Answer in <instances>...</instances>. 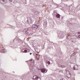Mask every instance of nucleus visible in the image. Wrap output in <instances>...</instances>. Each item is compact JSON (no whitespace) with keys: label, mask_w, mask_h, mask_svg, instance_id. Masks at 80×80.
I'll list each match as a JSON object with an SVG mask.
<instances>
[{"label":"nucleus","mask_w":80,"mask_h":80,"mask_svg":"<svg viewBox=\"0 0 80 80\" xmlns=\"http://www.w3.org/2000/svg\"><path fill=\"white\" fill-rule=\"evenodd\" d=\"M67 77L66 78L69 79L71 77V74L69 71H66Z\"/></svg>","instance_id":"obj_1"},{"label":"nucleus","mask_w":80,"mask_h":80,"mask_svg":"<svg viewBox=\"0 0 80 80\" xmlns=\"http://www.w3.org/2000/svg\"><path fill=\"white\" fill-rule=\"evenodd\" d=\"M22 41L20 39H17V38H15L14 39V42L16 43H18Z\"/></svg>","instance_id":"obj_2"},{"label":"nucleus","mask_w":80,"mask_h":80,"mask_svg":"<svg viewBox=\"0 0 80 80\" xmlns=\"http://www.w3.org/2000/svg\"><path fill=\"white\" fill-rule=\"evenodd\" d=\"M33 79L35 80H41L40 78L38 76H34L33 77Z\"/></svg>","instance_id":"obj_3"},{"label":"nucleus","mask_w":80,"mask_h":80,"mask_svg":"<svg viewBox=\"0 0 80 80\" xmlns=\"http://www.w3.org/2000/svg\"><path fill=\"white\" fill-rule=\"evenodd\" d=\"M78 41L77 39L75 38H73L72 39V40H71V42L73 43H75L76 42H77Z\"/></svg>","instance_id":"obj_4"},{"label":"nucleus","mask_w":80,"mask_h":80,"mask_svg":"<svg viewBox=\"0 0 80 80\" xmlns=\"http://www.w3.org/2000/svg\"><path fill=\"white\" fill-rule=\"evenodd\" d=\"M73 69L76 70H78V66L77 65H75L73 67Z\"/></svg>","instance_id":"obj_5"},{"label":"nucleus","mask_w":80,"mask_h":80,"mask_svg":"<svg viewBox=\"0 0 80 80\" xmlns=\"http://www.w3.org/2000/svg\"><path fill=\"white\" fill-rule=\"evenodd\" d=\"M40 70L41 71V72L44 74L45 73H47V71L44 68H41Z\"/></svg>","instance_id":"obj_6"},{"label":"nucleus","mask_w":80,"mask_h":80,"mask_svg":"<svg viewBox=\"0 0 80 80\" xmlns=\"http://www.w3.org/2000/svg\"><path fill=\"white\" fill-rule=\"evenodd\" d=\"M38 27H39V26H37V25H32V28L34 29L35 28L37 29L38 28Z\"/></svg>","instance_id":"obj_7"},{"label":"nucleus","mask_w":80,"mask_h":80,"mask_svg":"<svg viewBox=\"0 0 80 80\" xmlns=\"http://www.w3.org/2000/svg\"><path fill=\"white\" fill-rule=\"evenodd\" d=\"M24 32H25L26 34H28V28L25 29L23 30Z\"/></svg>","instance_id":"obj_8"},{"label":"nucleus","mask_w":80,"mask_h":80,"mask_svg":"<svg viewBox=\"0 0 80 80\" xmlns=\"http://www.w3.org/2000/svg\"><path fill=\"white\" fill-rule=\"evenodd\" d=\"M55 15L56 16V18H60V15L59 13H57V14H55Z\"/></svg>","instance_id":"obj_9"},{"label":"nucleus","mask_w":80,"mask_h":80,"mask_svg":"<svg viewBox=\"0 0 80 80\" xmlns=\"http://www.w3.org/2000/svg\"><path fill=\"white\" fill-rule=\"evenodd\" d=\"M6 51V50L5 49H2L0 51V52L5 53V52Z\"/></svg>","instance_id":"obj_10"},{"label":"nucleus","mask_w":80,"mask_h":80,"mask_svg":"<svg viewBox=\"0 0 80 80\" xmlns=\"http://www.w3.org/2000/svg\"><path fill=\"white\" fill-rule=\"evenodd\" d=\"M76 8H77V11H79L80 10V6H77L76 7Z\"/></svg>","instance_id":"obj_11"},{"label":"nucleus","mask_w":80,"mask_h":80,"mask_svg":"<svg viewBox=\"0 0 80 80\" xmlns=\"http://www.w3.org/2000/svg\"><path fill=\"white\" fill-rule=\"evenodd\" d=\"M27 21L28 23H31L32 22V20L30 19H28Z\"/></svg>","instance_id":"obj_12"},{"label":"nucleus","mask_w":80,"mask_h":80,"mask_svg":"<svg viewBox=\"0 0 80 80\" xmlns=\"http://www.w3.org/2000/svg\"><path fill=\"white\" fill-rule=\"evenodd\" d=\"M40 56L39 55V54H36V57L38 59V58H40Z\"/></svg>","instance_id":"obj_13"},{"label":"nucleus","mask_w":80,"mask_h":80,"mask_svg":"<svg viewBox=\"0 0 80 80\" xmlns=\"http://www.w3.org/2000/svg\"><path fill=\"white\" fill-rule=\"evenodd\" d=\"M0 1L1 2H4L5 3L7 2L6 0H0Z\"/></svg>","instance_id":"obj_14"},{"label":"nucleus","mask_w":80,"mask_h":80,"mask_svg":"<svg viewBox=\"0 0 80 80\" xmlns=\"http://www.w3.org/2000/svg\"><path fill=\"white\" fill-rule=\"evenodd\" d=\"M54 14L55 15V14L57 15V13L56 12V11H54L53 12Z\"/></svg>","instance_id":"obj_15"},{"label":"nucleus","mask_w":80,"mask_h":80,"mask_svg":"<svg viewBox=\"0 0 80 80\" xmlns=\"http://www.w3.org/2000/svg\"><path fill=\"white\" fill-rule=\"evenodd\" d=\"M30 61L32 63H33V61H32V59H30Z\"/></svg>","instance_id":"obj_16"},{"label":"nucleus","mask_w":80,"mask_h":80,"mask_svg":"<svg viewBox=\"0 0 80 80\" xmlns=\"http://www.w3.org/2000/svg\"><path fill=\"white\" fill-rule=\"evenodd\" d=\"M24 52L25 53H26L27 52V49L24 50Z\"/></svg>","instance_id":"obj_17"},{"label":"nucleus","mask_w":80,"mask_h":80,"mask_svg":"<svg viewBox=\"0 0 80 80\" xmlns=\"http://www.w3.org/2000/svg\"><path fill=\"white\" fill-rule=\"evenodd\" d=\"M47 62H48V63L49 64H51V63H50V61H48Z\"/></svg>","instance_id":"obj_18"},{"label":"nucleus","mask_w":80,"mask_h":80,"mask_svg":"<svg viewBox=\"0 0 80 80\" xmlns=\"http://www.w3.org/2000/svg\"><path fill=\"white\" fill-rule=\"evenodd\" d=\"M61 67L62 68H64L66 67L64 66H61Z\"/></svg>","instance_id":"obj_19"},{"label":"nucleus","mask_w":80,"mask_h":80,"mask_svg":"<svg viewBox=\"0 0 80 80\" xmlns=\"http://www.w3.org/2000/svg\"><path fill=\"white\" fill-rule=\"evenodd\" d=\"M59 72H63V71H62V70H59Z\"/></svg>","instance_id":"obj_20"},{"label":"nucleus","mask_w":80,"mask_h":80,"mask_svg":"<svg viewBox=\"0 0 80 80\" xmlns=\"http://www.w3.org/2000/svg\"><path fill=\"white\" fill-rule=\"evenodd\" d=\"M78 34H80V32H77Z\"/></svg>","instance_id":"obj_21"},{"label":"nucleus","mask_w":80,"mask_h":80,"mask_svg":"<svg viewBox=\"0 0 80 80\" xmlns=\"http://www.w3.org/2000/svg\"><path fill=\"white\" fill-rule=\"evenodd\" d=\"M12 28H14V26H12V27H11Z\"/></svg>","instance_id":"obj_22"},{"label":"nucleus","mask_w":80,"mask_h":80,"mask_svg":"<svg viewBox=\"0 0 80 80\" xmlns=\"http://www.w3.org/2000/svg\"><path fill=\"white\" fill-rule=\"evenodd\" d=\"M78 38H80V34L78 35Z\"/></svg>","instance_id":"obj_23"},{"label":"nucleus","mask_w":80,"mask_h":80,"mask_svg":"<svg viewBox=\"0 0 80 80\" xmlns=\"http://www.w3.org/2000/svg\"><path fill=\"white\" fill-rule=\"evenodd\" d=\"M10 2H12V0H9Z\"/></svg>","instance_id":"obj_24"},{"label":"nucleus","mask_w":80,"mask_h":80,"mask_svg":"<svg viewBox=\"0 0 80 80\" xmlns=\"http://www.w3.org/2000/svg\"><path fill=\"white\" fill-rule=\"evenodd\" d=\"M73 19L74 20V21H76V19L74 18H73Z\"/></svg>","instance_id":"obj_25"},{"label":"nucleus","mask_w":80,"mask_h":80,"mask_svg":"<svg viewBox=\"0 0 80 80\" xmlns=\"http://www.w3.org/2000/svg\"><path fill=\"white\" fill-rule=\"evenodd\" d=\"M30 55H31L32 54V53L30 52Z\"/></svg>","instance_id":"obj_26"},{"label":"nucleus","mask_w":80,"mask_h":80,"mask_svg":"<svg viewBox=\"0 0 80 80\" xmlns=\"http://www.w3.org/2000/svg\"><path fill=\"white\" fill-rule=\"evenodd\" d=\"M72 5H74V4H73V3L71 5V6H72Z\"/></svg>","instance_id":"obj_27"},{"label":"nucleus","mask_w":80,"mask_h":80,"mask_svg":"<svg viewBox=\"0 0 80 80\" xmlns=\"http://www.w3.org/2000/svg\"><path fill=\"white\" fill-rule=\"evenodd\" d=\"M75 52H74V53L73 54V55H75V54H75Z\"/></svg>","instance_id":"obj_28"},{"label":"nucleus","mask_w":80,"mask_h":80,"mask_svg":"<svg viewBox=\"0 0 80 80\" xmlns=\"http://www.w3.org/2000/svg\"><path fill=\"white\" fill-rule=\"evenodd\" d=\"M39 52H38V53H39Z\"/></svg>","instance_id":"obj_29"},{"label":"nucleus","mask_w":80,"mask_h":80,"mask_svg":"<svg viewBox=\"0 0 80 80\" xmlns=\"http://www.w3.org/2000/svg\"><path fill=\"white\" fill-rule=\"evenodd\" d=\"M3 3L4 4V3Z\"/></svg>","instance_id":"obj_30"},{"label":"nucleus","mask_w":80,"mask_h":80,"mask_svg":"<svg viewBox=\"0 0 80 80\" xmlns=\"http://www.w3.org/2000/svg\"><path fill=\"white\" fill-rule=\"evenodd\" d=\"M51 64H52V63H51Z\"/></svg>","instance_id":"obj_31"}]
</instances>
